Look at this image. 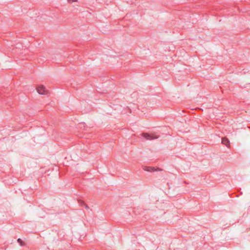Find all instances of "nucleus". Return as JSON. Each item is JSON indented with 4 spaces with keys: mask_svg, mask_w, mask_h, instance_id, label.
Masks as SVG:
<instances>
[{
    "mask_svg": "<svg viewBox=\"0 0 250 250\" xmlns=\"http://www.w3.org/2000/svg\"><path fill=\"white\" fill-rule=\"evenodd\" d=\"M36 89L38 93L40 95H47L49 93L48 90L43 85H39Z\"/></svg>",
    "mask_w": 250,
    "mask_h": 250,
    "instance_id": "f257e3e1",
    "label": "nucleus"
},
{
    "mask_svg": "<svg viewBox=\"0 0 250 250\" xmlns=\"http://www.w3.org/2000/svg\"><path fill=\"white\" fill-rule=\"evenodd\" d=\"M82 204H83V207L87 209H89V207L84 202H81Z\"/></svg>",
    "mask_w": 250,
    "mask_h": 250,
    "instance_id": "0eeeda50",
    "label": "nucleus"
},
{
    "mask_svg": "<svg viewBox=\"0 0 250 250\" xmlns=\"http://www.w3.org/2000/svg\"><path fill=\"white\" fill-rule=\"evenodd\" d=\"M81 202H83V201H80L79 202V203L80 205L82 207H83V204H82L81 203Z\"/></svg>",
    "mask_w": 250,
    "mask_h": 250,
    "instance_id": "1a4fd4ad",
    "label": "nucleus"
},
{
    "mask_svg": "<svg viewBox=\"0 0 250 250\" xmlns=\"http://www.w3.org/2000/svg\"><path fill=\"white\" fill-rule=\"evenodd\" d=\"M151 167H146L144 169L146 171H149V172H151Z\"/></svg>",
    "mask_w": 250,
    "mask_h": 250,
    "instance_id": "39448f33",
    "label": "nucleus"
},
{
    "mask_svg": "<svg viewBox=\"0 0 250 250\" xmlns=\"http://www.w3.org/2000/svg\"><path fill=\"white\" fill-rule=\"evenodd\" d=\"M151 172L155 171H157V170H161V169L159 168H155L154 167H151Z\"/></svg>",
    "mask_w": 250,
    "mask_h": 250,
    "instance_id": "423d86ee",
    "label": "nucleus"
},
{
    "mask_svg": "<svg viewBox=\"0 0 250 250\" xmlns=\"http://www.w3.org/2000/svg\"><path fill=\"white\" fill-rule=\"evenodd\" d=\"M141 135L146 138V140H151L153 139H158L159 136L155 135L154 134H149L147 133H142Z\"/></svg>",
    "mask_w": 250,
    "mask_h": 250,
    "instance_id": "f03ea898",
    "label": "nucleus"
},
{
    "mask_svg": "<svg viewBox=\"0 0 250 250\" xmlns=\"http://www.w3.org/2000/svg\"><path fill=\"white\" fill-rule=\"evenodd\" d=\"M17 241L19 243H20L21 246L24 245V243L22 241L21 238H18Z\"/></svg>",
    "mask_w": 250,
    "mask_h": 250,
    "instance_id": "20e7f679",
    "label": "nucleus"
},
{
    "mask_svg": "<svg viewBox=\"0 0 250 250\" xmlns=\"http://www.w3.org/2000/svg\"><path fill=\"white\" fill-rule=\"evenodd\" d=\"M67 1L68 3H72L74 2H77L78 0H67Z\"/></svg>",
    "mask_w": 250,
    "mask_h": 250,
    "instance_id": "6e6552de",
    "label": "nucleus"
},
{
    "mask_svg": "<svg viewBox=\"0 0 250 250\" xmlns=\"http://www.w3.org/2000/svg\"><path fill=\"white\" fill-rule=\"evenodd\" d=\"M222 144L225 145L227 147H229L230 142L229 139L226 137H223L222 139Z\"/></svg>",
    "mask_w": 250,
    "mask_h": 250,
    "instance_id": "7ed1b4c3",
    "label": "nucleus"
}]
</instances>
